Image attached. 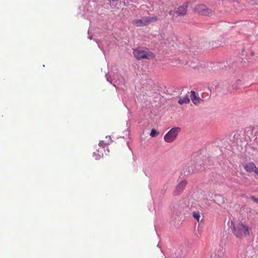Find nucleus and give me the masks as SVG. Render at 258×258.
Instances as JSON below:
<instances>
[{"mask_svg":"<svg viewBox=\"0 0 258 258\" xmlns=\"http://www.w3.org/2000/svg\"><path fill=\"white\" fill-rule=\"evenodd\" d=\"M256 166L252 162H249L243 165V168L247 172H254Z\"/></svg>","mask_w":258,"mask_h":258,"instance_id":"obj_7","label":"nucleus"},{"mask_svg":"<svg viewBox=\"0 0 258 258\" xmlns=\"http://www.w3.org/2000/svg\"><path fill=\"white\" fill-rule=\"evenodd\" d=\"M249 228L243 223H238L233 225V233L239 238L246 237L249 235Z\"/></svg>","mask_w":258,"mask_h":258,"instance_id":"obj_2","label":"nucleus"},{"mask_svg":"<svg viewBox=\"0 0 258 258\" xmlns=\"http://www.w3.org/2000/svg\"><path fill=\"white\" fill-rule=\"evenodd\" d=\"M190 93L191 100L194 104L198 105L199 104H200L202 102H203V100L200 98L196 96V92L194 91H191Z\"/></svg>","mask_w":258,"mask_h":258,"instance_id":"obj_9","label":"nucleus"},{"mask_svg":"<svg viewBox=\"0 0 258 258\" xmlns=\"http://www.w3.org/2000/svg\"><path fill=\"white\" fill-rule=\"evenodd\" d=\"M240 82V80L237 81V82Z\"/></svg>","mask_w":258,"mask_h":258,"instance_id":"obj_20","label":"nucleus"},{"mask_svg":"<svg viewBox=\"0 0 258 258\" xmlns=\"http://www.w3.org/2000/svg\"><path fill=\"white\" fill-rule=\"evenodd\" d=\"M250 54L251 56H254V52L253 51H251V53H250Z\"/></svg>","mask_w":258,"mask_h":258,"instance_id":"obj_18","label":"nucleus"},{"mask_svg":"<svg viewBox=\"0 0 258 258\" xmlns=\"http://www.w3.org/2000/svg\"><path fill=\"white\" fill-rule=\"evenodd\" d=\"M250 199L253 202L258 203V199L255 197L254 196L250 197Z\"/></svg>","mask_w":258,"mask_h":258,"instance_id":"obj_14","label":"nucleus"},{"mask_svg":"<svg viewBox=\"0 0 258 258\" xmlns=\"http://www.w3.org/2000/svg\"><path fill=\"white\" fill-rule=\"evenodd\" d=\"M194 11L198 14L209 16L214 14V12L211 9H208L207 7L203 4H199L194 8Z\"/></svg>","mask_w":258,"mask_h":258,"instance_id":"obj_5","label":"nucleus"},{"mask_svg":"<svg viewBox=\"0 0 258 258\" xmlns=\"http://www.w3.org/2000/svg\"><path fill=\"white\" fill-rule=\"evenodd\" d=\"M158 18L156 16L143 17L140 19H135L133 21V24L136 27H142L147 26L151 23L156 22Z\"/></svg>","mask_w":258,"mask_h":258,"instance_id":"obj_3","label":"nucleus"},{"mask_svg":"<svg viewBox=\"0 0 258 258\" xmlns=\"http://www.w3.org/2000/svg\"><path fill=\"white\" fill-rule=\"evenodd\" d=\"M104 145H106V144L104 143L103 141H101L99 143V146L100 147H103V148L104 147Z\"/></svg>","mask_w":258,"mask_h":258,"instance_id":"obj_16","label":"nucleus"},{"mask_svg":"<svg viewBox=\"0 0 258 258\" xmlns=\"http://www.w3.org/2000/svg\"><path fill=\"white\" fill-rule=\"evenodd\" d=\"M190 100L188 98V97L187 96H185L183 98H180L178 101V103L180 104V105H182L183 104H187L189 103Z\"/></svg>","mask_w":258,"mask_h":258,"instance_id":"obj_10","label":"nucleus"},{"mask_svg":"<svg viewBox=\"0 0 258 258\" xmlns=\"http://www.w3.org/2000/svg\"><path fill=\"white\" fill-rule=\"evenodd\" d=\"M187 3H184L182 6H179L177 8V10L175 11L176 14L179 16H184L187 11Z\"/></svg>","mask_w":258,"mask_h":258,"instance_id":"obj_6","label":"nucleus"},{"mask_svg":"<svg viewBox=\"0 0 258 258\" xmlns=\"http://www.w3.org/2000/svg\"><path fill=\"white\" fill-rule=\"evenodd\" d=\"M181 129L179 127H174L169 131L164 136V140L168 143H171L176 140Z\"/></svg>","mask_w":258,"mask_h":258,"instance_id":"obj_4","label":"nucleus"},{"mask_svg":"<svg viewBox=\"0 0 258 258\" xmlns=\"http://www.w3.org/2000/svg\"><path fill=\"white\" fill-rule=\"evenodd\" d=\"M158 134H159V133L158 132H157L155 130L152 129L151 130L150 135L152 137H156V136H157L158 135Z\"/></svg>","mask_w":258,"mask_h":258,"instance_id":"obj_13","label":"nucleus"},{"mask_svg":"<svg viewBox=\"0 0 258 258\" xmlns=\"http://www.w3.org/2000/svg\"><path fill=\"white\" fill-rule=\"evenodd\" d=\"M223 254V249L222 248H220L219 249V258H221Z\"/></svg>","mask_w":258,"mask_h":258,"instance_id":"obj_15","label":"nucleus"},{"mask_svg":"<svg viewBox=\"0 0 258 258\" xmlns=\"http://www.w3.org/2000/svg\"><path fill=\"white\" fill-rule=\"evenodd\" d=\"M134 55L137 59H152L155 58V54L145 47H139L134 50Z\"/></svg>","mask_w":258,"mask_h":258,"instance_id":"obj_1","label":"nucleus"},{"mask_svg":"<svg viewBox=\"0 0 258 258\" xmlns=\"http://www.w3.org/2000/svg\"><path fill=\"white\" fill-rule=\"evenodd\" d=\"M254 172L258 176V168H256V169H255Z\"/></svg>","mask_w":258,"mask_h":258,"instance_id":"obj_17","label":"nucleus"},{"mask_svg":"<svg viewBox=\"0 0 258 258\" xmlns=\"http://www.w3.org/2000/svg\"><path fill=\"white\" fill-rule=\"evenodd\" d=\"M93 154L96 159H99L103 155V150H101L100 151L99 150H98L97 152H94Z\"/></svg>","mask_w":258,"mask_h":258,"instance_id":"obj_11","label":"nucleus"},{"mask_svg":"<svg viewBox=\"0 0 258 258\" xmlns=\"http://www.w3.org/2000/svg\"><path fill=\"white\" fill-rule=\"evenodd\" d=\"M187 184V181L186 180H183L181 181L176 187L174 191V194L176 195L180 194L181 192L185 186Z\"/></svg>","mask_w":258,"mask_h":258,"instance_id":"obj_8","label":"nucleus"},{"mask_svg":"<svg viewBox=\"0 0 258 258\" xmlns=\"http://www.w3.org/2000/svg\"><path fill=\"white\" fill-rule=\"evenodd\" d=\"M192 216L195 219L197 220L198 222H200L201 217L200 213L199 211H195L192 212Z\"/></svg>","mask_w":258,"mask_h":258,"instance_id":"obj_12","label":"nucleus"},{"mask_svg":"<svg viewBox=\"0 0 258 258\" xmlns=\"http://www.w3.org/2000/svg\"><path fill=\"white\" fill-rule=\"evenodd\" d=\"M118 0H109V1H112V2H116Z\"/></svg>","mask_w":258,"mask_h":258,"instance_id":"obj_19","label":"nucleus"}]
</instances>
